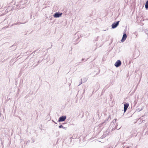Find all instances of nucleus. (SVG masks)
I'll use <instances>...</instances> for the list:
<instances>
[{
  "label": "nucleus",
  "mask_w": 148,
  "mask_h": 148,
  "mask_svg": "<svg viewBox=\"0 0 148 148\" xmlns=\"http://www.w3.org/2000/svg\"><path fill=\"white\" fill-rule=\"evenodd\" d=\"M62 14L60 12H56L54 14L53 16L55 18H59L61 17Z\"/></svg>",
  "instance_id": "obj_1"
},
{
  "label": "nucleus",
  "mask_w": 148,
  "mask_h": 148,
  "mask_svg": "<svg viewBox=\"0 0 148 148\" xmlns=\"http://www.w3.org/2000/svg\"><path fill=\"white\" fill-rule=\"evenodd\" d=\"M121 64V62L120 60H118L115 63L114 66L116 67L120 66Z\"/></svg>",
  "instance_id": "obj_2"
},
{
  "label": "nucleus",
  "mask_w": 148,
  "mask_h": 148,
  "mask_svg": "<svg viewBox=\"0 0 148 148\" xmlns=\"http://www.w3.org/2000/svg\"><path fill=\"white\" fill-rule=\"evenodd\" d=\"M119 21H117L116 23H114L112 25V28L114 29L116 28L119 24Z\"/></svg>",
  "instance_id": "obj_3"
},
{
  "label": "nucleus",
  "mask_w": 148,
  "mask_h": 148,
  "mask_svg": "<svg viewBox=\"0 0 148 148\" xmlns=\"http://www.w3.org/2000/svg\"><path fill=\"white\" fill-rule=\"evenodd\" d=\"M66 116H63L60 117L58 119V122H62L64 121L66 119Z\"/></svg>",
  "instance_id": "obj_4"
},
{
  "label": "nucleus",
  "mask_w": 148,
  "mask_h": 148,
  "mask_svg": "<svg viewBox=\"0 0 148 148\" xmlns=\"http://www.w3.org/2000/svg\"><path fill=\"white\" fill-rule=\"evenodd\" d=\"M127 36L126 34L125 33H124L122 39L121 40V41L122 42H123L126 39Z\"/></svg>",
  "instance_id": "obj_5"
},
{
  "label": "nucleus",
  "mask_w": 148,
  "mask_h": 148,
  "mask_svg": "<svg viewBox=\"0 0 148 148\" xmlns=\"http://www.w3.org/2000/svg\"><path fill=\"white\" fill-rule=\"evenodd\" d=\"M129 104L127 103H126L124 104V113H125L127 110V109L128 107L129 106Z\"/></svg>",
  "instance_id": "obj_6"
},
{
  "label": "nucleus",
  "mask_w": 148,
  "mask_h": 148,
  "mask_svg": "<svg viewBox=\"0 0 148 148\" xmlns=\"http://www.w3.org/2000/svg\"><path fill=\"white\" fill-rule=\"evenodd\" d=\"M145 7L147 10L148 9V0L145 3Z\"/></svg>",
  "instance_id": "obj_7"
},
{
  "label": "nucleus",
  "mask_w": 148,
  "mask_h": 148,
  "mask_svg": "<svg viewBox=\"0 0 148 148\" xmlns=\"http://www.w3.org/2000/svg\"><path fill=\"white\" fill-rule=\"evenodd\" d=\"M123 148H130V147H131V146H125V145L124 146L123 145Z\"/></svg>",
  "instance_id": "obj_8"
},
{
  "label": "nucleus",
  "mask_w": 148,
  "mask_h": 148,
  "mask_svg": "<svg viewBox=\"0 0 148 148\" xmlns=\"http://www.w3.org/2000/svg\"><path fill=\"white\" fill-rule=\"evenodd\" d=\"M110 119V116H109V117L104 122H103V123H102V124H104L105 123H106V121H107L109 119Z\"/></svg>",
  "instance_id": "obj_9"
},
{
  "label": "nucleus",
  "mask_w": 148,
  "mask_h": 148,
  "mask_svg": "<svg viewBox=\"0 0 148 148\" xmlns=\"http://www.w3.org/2000/svg\"><path fill=\"white\" fill-rule=\"evenodd\" d=\"M87 79L86 78H84L83 79V82H84L86 81Z\"/></svg>",
  "instance_id": "obj_10"
},
{
  "label": "nucleus",
  "mask_w": 148,
  "mask_h": 148,
  "mask_svg": "<svg viewBox=\"0 0 148 148\" xmlns=\"http://www.w3.org/2000/svg\"><path fill=\"white\" fill-rule=\"evenodd\" d=\"M22 23H20L19 22H18V23H15L14 24V25H18V24H22Z\"/></svg>",
  "instance_id": "obj_11"
},
{
  "label": "nucleus",
  "mask_w": 148,
  "mask_h": 148,
  "mask_svg": "<svg viewBox=\"0 0 148 148\" xmlns=\"http://www.w3.org/2000/svg\"><path fill=\"white\" fill-rule=\"evenodd\" d=\"M59 128H63V126H62V125H61L60 126H59Z\"/></svg>",
  "instance_id": "obj_12"
},
{
  "label": "nucleus",
  "mask_w": 148,
  "mask_h": 148,
  "mask_svg": "<svg viewBox=\"0 0 148 148\" xmlns=\"http://www.w3.org/2000/svg\"><path fill=\"white\" fill-rule=\"evenodd\" d=\"M117 119H114V120H113L112 121V122L113 123H115L116 122V120Z\"/></svg>",
  "instance_id": "obj_13"
},
{
  "label": "nucleus",
  "mask_w": 148,
  "mask_h": 148,
  "mask_svg": "<svg viewBox=\"0 0 148 148\" xmlns=\"http://www.w3.org/2000/svg\"><path fill=\"white\" fill-rule=\"evenodd\" d=\"M81 82H80V84H79V85L78 86H79V85H81V84H82V79H81Z\"/></svg>",
  "instance_id": "obj_14"
},
{
  "label": "nucleus",
  "mask_w": 148,
  "mask_h": 148,
  "mask_svg": "<svg viewBox=\"0 0 148 148\" xmlns=\"http://www.w3.org/2000/svg\"><path fill=\"white\" fill-rule=\"evenodd\" d=\"M120 128H121V127L118 128L116 126H115V129H117V130L119 129Z\"/></svg>",
  "instance_id": "obj_15"
},
{
  "label": "nucleus",
  "mask_w": 148,
  "mask_h": 148,
  "mask_svg": "<svg viewBox=\"0 0 148 148\" xmlns=\"http://www.w3.org/2000/svg\"><path fill=\"white\" fill-rule=\"evenodd\" d=\"M66 127H63V129L66 130Z\"/></svg>",
  "instance_id": "obj_16"
},
{
  "label": "nucleus",
  "mask_w": 148,
  "mask_h": 148,
  "mask_svg": "<svg viewBox=\"0 0 148 148\" xmlns=\"http://www.w3.org/2000/svg\"><path fill=\"white\" fill-rule=\"evenodd\" d=\"M134 103H135V104H136V103L137 102L136 101H135Z\"/></svg>",
  "instance_id": "obj_17"
},
{
  "label": "nucleus",
  "mask_w": 148,
  "mask_h": 148,
  "mask_svg": "<svg viewBox=\"0 0 148 148\" xmlns=\"http://www.w3.org/2000/svg\"><path fill=\"white\" fill-rule=\"evenodd\" d=\"M8 27V26L7 27H4L3 28H6L7 27Z\"/></svg>",
  "instance_id": "obj_18"
},
{
  "label": "nucleus",
  "mask_w": 148,
  "mask_h": 148,
  "mask_svg": "<svg viewBox=\"0 0 148 148\" xmlns=\"http://www.w3.org/2000/svg\"><path fill=\"white\" fill-rule=\"evenodd\" d=\"M84 58H82V61H83V60H84Z\"/></svg>",
  "instance_id": "obj_19"
},
{
  "label": "nucleus",
  "mask_w": 148,
  "mask_h": 148,
  "mask_svg": "<svg viewBox=\"0 0 148 148\" xmlns=\"http://www.w3.org/2000/svg\"><path fill=\"white\" fill-rule=\"evenodd\" d=\"M53 122L55 123L56 124H57V123H56L54 121H53Z\"/></svg>",
  "instance_id": "obj_20"
}]
</instances>
